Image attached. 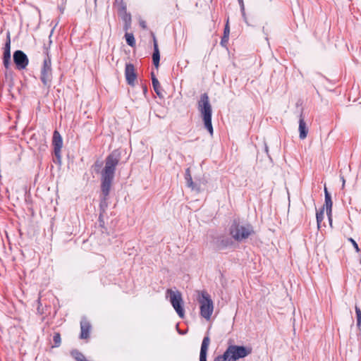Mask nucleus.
Masks as SVG:
<instances>
[{
	"label": "nucleus",
	"mask_w": 361,
	"mask_h": 361,
	"mask_svg": "<svg viewBox=\"0 0 361 361\" xmlns=\"http://www.w3.org/2000/svg\"><path fill=\"white\" fill-rule=\"evenodd\" d=\"M121 159V154L117 150L113 151L105 159V166L101 171V192L102 198L99 204L100 209L104 212L107 207V200L111 185L115 177L117 165Z\"/></svg>",
	"instance_id": "1"
},
{
	"label": "nucleus",
	"mask_w": 361,
	"mask_h": 361,
	"mask_svg": "<svg viewBox=\"0 0 361 361\" xmlns=\"http://www.w3.org/2000/svg\"><path fill=\"white\" fill-rule=\"evenodd\" d=\"M197 109L201 114L204 128L210 135H213L214 129L212 123V108L209 102V96L207 93L201 94L198 101Z\"/></svg>",
	"instance_id": "2"
},
{
	"label": "nucleus",
	"mask_w": 361,
	"mask_h": 361,
	"mask_svg": "<svg viewBox=\"0 0 361 361\" xmlns=\"http://www.w3.org/2000/svg\"><path fill=\"white\" fill-rule=\"evenodd\" d=\"M229 233L237 242H243L255 234L253 226L250 224H241L234 219L229 228Z\"/></svg>",
	"instance_id": "3"
},
{
	"label": "nucleus",
	"mask_w": 361,
	"mask_h": 361,
	"mask_svg": "<svg viewBox=\"0 0 361 361\" xmlns=\"http://www.w3.org/2000/svg\"><path fill=\"white\" fill-rule=\"evenodd\" d=\"M39 79L44 87L47 88L51 87L53 79V71L51 56H49L47 50L41 66Z\"/></svg>",
	"instance_id": "4"
},
{
	"label": "nucleus",
	"mask_w": 361,
	"mask_h": 361,
	"mask_svg": "<svg viewBox=\"0 0 361 361\" xmlns=\"http://www.w3.org/2000/svg\"><path fill=\"white\" fill-rule=\"evenodd\" d=\"M166 297L169 298V301L176 310V313L180 318H183L185 315L184 309L183 307V298L182 295L178 290H173L167 289L166 292Z\"/></svg>",
	"instance_id": "5"
},
{
	"label": "nucleus",
	"mask_w": 361,
	"mask_h": 361,
	"mask_svg": "<svg viewBox=\"0 0 361 361\" xmlns=\"http://www.w3.org/2000/svg\"><path fill=\"white\" fill-rule=\"evenodd\" d=\"M201 296L202 298L199 300L200 304V314L204 319H209L214 310L213 302L210 295L206 291H202Z\"/></svg>",
	"instance_id": "6"
},
{
	"label": "nucleus",
	"mask_w": 361,
	"mask_h": 361,
	"mask_svg": "<svg viewBox=\"0 0 361 361\" xmlns=\"http://www.w3.org/2000/svg\"><path fill=\"white\" fill-rule=\"evenodd\" d=\"M233 356H231L232 361H236L240 358H243L252 352L251 348H247L243 345H231L228 346Z\"/></svg>",
	"instance_id": "7"
},
{
	"label": "nucleus",
	"mask_w": 361,
	"mask_h": 361,
	"mask_svg": "<svg viewBox=\"0 0 361 361\" xmlns=\"http://www.w3.org/2000/svg\"><path fill=\"white\" fill-rule=\"evenodd\" d=\"M52 145L54 147V154L57 159V162L61 164V150L63 146V140L60 133L55 130L53 134L52 137Z\"/></svg>",
	"instance_id": "8"
},
{
	"label": "nucleus",
	"mask_w": 361,
	"mask_h": 361,
	"mask_svg": "<svg viewBox=\"0 0 361 361\" xmlns=\"http://www.w3.org/2000/svg\"><path fill=\"white\" fill-rule=\"evenodd\" d=\"M13 61L18 70L25 69L28 65V58L27 55L21 50H17L13 55Z\"/></svg>",
	"instance_id": "9"
},
{
	"label": "nucleus",
	"mask_w": 361,
	"mask_h": 361,
	"mask_svg": "<svg viewBox=\"0 0 361 361\" xmlns=\"http://www.w3.org/2000/svg\"><path fill=\"white\" fill-rule=\"evenodd\" d=\"M125 77L127 83L130 86L135 85V81L137 78L135 68L132 63H126L125 67Z\"/></svg>",
	"instance_id": "10"
},
{
	"label": "nucleus",
	"mask_w": 361,
	"mask_h": 361,
	"mask_svg": "<svg viewBox=\"0 0 361 361\" xmlns=\"http://www.w3.org/2000/svg\"><path fill=\"white\" fill-rule=\"evenodd\" d=\"M324 195H325V203L323 206L324 209L326 208V215L328 216L330 225L332 224L331 220V214H332V200L331 194L328 192L327 188H324Z\"/></svg>",
	"instance_id": "11"
},
{
	"label": "nucleus",
	"mask_w": 361,
	"mask_h": 361,
	"mask_svg": "<svg viewBox=\"0 0 361 361\" xmlns=\"http://www.w3.org/2000/svg\"><path fill=\"white\" fill-rule=\"evenodd\" d=\"M210 344V338L209 335H206L202 342L200 352V361H207V351Z\"/></svg>",
	"instance_id": "12"
},
{
	"label": "nucleus",
	"mask_w": 361,
	"mask_h": 361,
	"mask_svg": "<svg viewBox=\"0 0 361 361\" xmlns=\"http://www.w3.org/2000/svg\"><path fill=\"white\" fill-rule=\"evenodd\" d=\"M153 37V45H154V51L152 54V61L154 66L158 68L159 66V61H160V52L158 47V43L154 33H152Z\"/></svg>",
	"instance_id": "13"
},
{
	"label": "nucleus",
	"mask_w": 361,
	"mask_h": 361,
	"mask_svg": "<svg viewBox=\"0 0 361 361\" xmlns=\"http://www.w3.org/2000/svg\"><path fill=\"white\" fill-rule=\"evenodd\" d=\"M91 325L86 319H82L80 322V335L81 339H86L90 336V331Z\"/></svg>",
	"instance_id": "14"
},
{
	"label": "nucleus",
	"mask_w": 361,
	"mask_h": 361,
	"mask_svg": "<svg viewBox=\"0 0 361 361\" xmlns=\"http://www.w3.org/2000/svg\"><path fill=\"white\" fill-rule=\"evenodd\" d=\"M299 137L301 140H303L307 137L308 129L305 122L304 117L302 116V112H301V114H300L299 118Z\"/></svg>",
	"instance_id": "15"
},
{
	"label": "nucleus",
	"mask_w": 361,
	"mask_h": 361,
	"mask_svg": "<svg viewBox=\"0 0 361 361\" xmlns=\"http://www.w3.org/2000/svg\"><path fill=\"white\" fill-rule=\"evenodd\" d=\"M232 240L226 237H221L216 241V247L219 250H224L231 245H232Z\"/></svg>",
	"instance_id": "16"
},
{
	"label": "nucleus",
	"mask_w": 361,
	"mask_h": 361,
	"mask_svg": "<svg viewBox=\"0 0 361 361\" xmlns=\"http://www.w3.org/2000/svg\"><path fill=\"white\" fill-rule=\"evenodd\" d=\"M3 59H11V38L9 32L7 34V40L4 47Z\"/></svg>",
	"instance_id": "17"
},
{
	"label": "nucleus",
	"mask_w": 361,
	"mask_h": 361,
	"mask_svg": "<svg viewBox=\"0 0 361 361\" xmlns=\"http://www.w3.org/2000/svg\"><path fill=\"white\" fill-rule=\"evenodd\" d=\"M152 86H153L154 90L157 93V94L159 97H163V95L161 92V88L160 83L153 73H152Z\"/></svg>",
	"instance_id": "18"
},
{
	"label": "nucleus",
	"mask_w": 361,
	"mask_h": 361,
	"mask_svg": "<svg viewBox=\"0 0 361 361\" xmlns=\"http://www.w3.org/2000/svg\"><path fill=\"white\" fill-rule=\"evenodd\" d=\"M231 356H233V355L231 354L229 347H228L224 354L216 356L214 361H232Z\"/></svg>",
	"instance_id": "19"
},
{
	"label": "nucleus",
	"mask_w": 361,
	"mask_h": 361,
	"mask_svg": "<svg viewBox=\"0 0 361 361\" xmlns=\"http://www.w3.org/2000/svg\"><path fill=\"white\" fill-rule=\"evenodd\" d=\"M71 355L76 361H84L86 359L85 355L78 350H73Z\"/></svg>",
	"instance_id": "20"
},
{
	"label": "nucleus",
	"mask_w": 361,
	"mask_h": 361,
	"mask_svg": "<svg viewBox=\"0 0 361 361\" xmlns=\"http://www.w3.org/2000/svg\"><path fill=\"white\" fill-rule=\"evenodd\" d=\"M127 44L133 47L135 45V39L133 33L126 32L125 35Z\"/></svg>",
	"instance_id": "21"
},
{
	"label": "nucleus",
	"mask_w": 361,
	"mask_h": 361,
	"mask_svg": "<svg viewBox=\"0 0 361 361\" xmlns=\"http://www.w3.org/2000/svg\"><path fill=\"white\" fill-rule=\"evenodd\" d=\"M53 341L54 343V345L53 347H59L61 343V334L59 332L54 333V335L53 336Z\"/></svg>",
	"instance_id": "22"
},
{
	"label": "nucleus",
	"mask_w": 361,
	"mask_h": 361,
	"mask_svg": "<svg viewBox=\"0 0 361 361\" xmlns=\"http://www.w3.org/2000/svg\"><path fill=\"white\" fill-rule=\"evenodd\" d=\"M324 207H322L320 211L317 212L316 219H317V222L318 226H319L320 224L322 223V221L324 219Z\"/></svg>",
	"instance_id": "23"
},
{
	"label": "nucleus",
	"mask_w": 361,
	"mask_h": 361,
	"mask_svg": "<svg viewBox=\"0 0 361 361\" xmlns=\"http://www.w3.org/2000/svg\"><path fill=\"white\" fill-rule=\"evenodd\" d=\"M185 182H186L187 185L192 184V176H191V174H190V170L189 168H188L185 170Z\"/></svg>",
	"instance_id": "24"
},
{
	"label": "nucleus",
	"mask_w": 361,
	"mask_h": 361,
	"mask_svg": "<svg viewBox=\"0 0 361 361\" xmlns=\"http://www.w3.org/2000/svg\"><path fill=\"white\" fill-rule=\"evenodd\" d=\"M355 313L357 318V326L360 328L361 326V310L359 307L355 305Z\"/></svg>",
	"instance_id": "25"
},
{
	"label": "nucleus",
	"mask_w": 361,
	"mask_h": 361,
	"mask_svg": "<svg viewBox=\"0 0 361 361\" xmlns=\"http://www.w3.org/2000/svg\"><path fill=\"white\" fill-rule=\"evenodd\" d=\"M188 187L190 188L192 190L200 192L201 191V185L200 183L193 182L192 185H188Z\"/></svg>",
	"instance_id": "26"
},
{
	"label": "nucleus",
	"mask_w": 361,
	"mask_h": 361,
	"mask_svg": "<svg viewBox=\"0 0 361 361\" xmlns=\"http://www.w3.org/2000/svg\"><path fill=\"white\" fill-rule=\"evenodd\" d=\"M122 19L124 21V23H131V15H130V13H124L122 15Z\"/></svg>",
	"instance_id": "27"
},
{
	"label": "nucleus",
	"mask_w": 361,
	"mask_h": 361,
	"mask_svg": "<svg viewBox=\"0 0 361 361\" xmlns=\"http://www.w3.org/2000/svg\"><path fill=\"white\" fill-rule=\"evenodd\" d=\"M228 39H229L228 36L223 35V37H221V42H220L221 45L224 47H226V44L228 42Z\"/></svg>",
	"instance_id": "28"
},
{
	"label": "nucleus",
	"mask_w": 361,
	"mask_h": 361,
	"mask_svg": "<svg viewBox=\"0 0 361 361\" xmlns=\"http://www.w3.org/2000/svg\"><path fill=\"white\" fill-rule=\"evenodd\" d=\"M118 13L121 14V15H123L124 13H127L126 11V5L122 2L121 4V6L118 8Z\"/></svg>",
	"instance_id": "29"
},
{
	"label": "nucleus",
	"mask_w": 361,
	"mask_h": 361,
	"mask_svg": "<svg viewBox=\"0 0 361 361\" xmlns=\"http://www.w3.org/2000/svg\"><path fill=\"white\" fill-rule=\"evenodd\" d=\"M348 240L352 243V245L354 247V248L355 249L356 252H360V248L358 247L357 243L352 238H350L348 239Z\"/></svg>",
	"instance_id": "30"
},
{
	"label": "nucleus",
	"mask_w": 361,
	"mask_h": 361,
	"mask_svg": "<svg viewBox=\"0 0 361 361\" xmlns=\"http://www.w3.org/2000/svg\"><path fill=\"white\" fill-rule=\"evenodd\" d=\"M229 34H230V27L228 25V20L226 22V24L225 25V27H224V35H226V36L229 37Z\"/></svg>",
	"instance_id": "31"
},
{
	"label": "nucleus",
	"mask_w": 361,
	"mask_h": 361,
	"mask_svg": "<svg viewBox=\"0 0 361 361\" xmlns=\"http://www.w3.org/2000/svg\"><path fill=\"white\" fill-rule=\"evenodd\" d=\"M238 1L240 6V10L242 12V15H243V16H245V6H244L243 0H238Z\"/></svg>",
	"instance_id": "32"
},
{
	"label": "nucleus",
	"mask_w": 361,
	"mask_h": 361,
	"mask_svg": "<svg viewBox=\"0 0 361 361\" xmlns=\"http://www.w3.org/2000/svg\"><path fill=\"white\" fill-rule=\"evenodd\" d=\"M238 1L240 6V10L242 12V15H243V16H245V6H244L243 0H238Z\"/></svg>",
	"instance_id": "33"
},
{
	"label": "nucleus",
	"mask_w": 361,
	"mask_h": 361,
	"mask_svg": "<svg viewBox=\"0 0 361 361\" xmlns=\"http://www.w3.org/2000/svg\"><path fill=\"white\" fill-rule=\"evenodd\" d=\"M102 163L100 161H98L94 163V166L95 171L97 172L100 169V168L102 167Z\"/></svg>",
	"instance_id": "34"
},
{
	"label": "nucleus",
	"mask_w": 361,
	"mask_h": 361,
	"mask_svg": "<svg viewBox=\"0 0 361 361\" xmlns=\"http://www.w3.org/2000/svg\"><path fill=\"white\" fill-rule=\"evenodd\" d=\"M11 59H3V63L4 67L8 69L10 66Z\"/></svg>",
	"instance_id": "35"
},
{
	"label": "nucleus",
	"mask_w": 361,
	"mask_h": 361,
	"mask_svg": "<svg viewBox=\"0 0 361 361\" xmlns=\"http://www.w3.org/2000/svg\"><path fill=\"white\" fill-rule=\"evenodd\" d=\"M140 25L143 29H146L147 28L146 22L145 20H140Z\"/></svg>",
	"instance_id": "36"
},
{
	"label": "nucleus",
	"mask_w": 361,
	"mask_h": 361,
	"mask_svg": "<svg viewBox=\"0 0 361 361\" xmlns=\"http://www.w3.org/2000/svg\"><path fill=\"white\" fill-rule=\"evenodd\" d=\"M130 25L131 23H125V25H124V30L126 31H127L130 27Z\"/></svg>",
	"instance_id": "37"
},
{
	"label": "nucleus",
	"mask_w": 361,
	"mask_h": 361,
	"mask_svg": "<svg viewBox=\"0 0 361 361\" xmlns=\"http://www.w3.org/2000/svg\"><path fill=\"white\" fill-rule=\"evenodd\" d=\"M142 89H143V93H144L145 94H147V86H143V87H142Z\"/></svg>",
	"instance_id": "38"
},
{
	"label": "nucleus",
	"mask_w": 361,
	"mask_h": 361,
	"mask_svg": "<svg viewBox=\"0 0 361 361\" xmlns=\"http://www.w3.org/2000/svg\"><path fill=\"white\" fill-rule=\"evenodd\" d=\"M99 221L101 225H102V224H104V221L102 219V214H100V215H99Z\"/></svg>",
	"instance_id": "39"
},
{
	"label": "nucleus",
	"mask_w": 361,
	"mask_h": 361,
	"mask_svg": "<svg viewBox=\"0 0 361 361\" xmlns=\"http://www.w3.org/2000/svg\"><path fill=\"white\" fill-rule=\"evenodd\" d=\"M341 182H343V186L345 184V179H344V177L343 176H341Z\"/></svg>",
	"instance_id": "40"
},
{
	"label": "nucleus",
	"mask_w": 361,
	"mask_h": 361,
	"mask_svg": "<svg viewBox=\"0 0 361 361\" xmlns=\"http://www.w3.org/2000/svg\"><path fill=\"white\" fill-rule=\"evenodd\" d=\"M265 151L267 153H268V147L267 145H265Z\"/></svg>",
	"instance_id": "41"
},
{
	"label": "nucleus",
	"mask_w": 361,
	"mask_h": 361,
	"mask_svg": "<svg viewBox=\"0 0 361 361\" xmlns=\"http://www.w3.org/2000/svg\"><path fill=\"white\" fill-rule=\"evenodd\" d=\"M84 361H87L86 359Z\"/></svg>",
	"instance_id": "42"
},
{
	"label": "nucleus",
	"mask_w": 361,
	"mask_h": 361,
	"mask_svg": "<svg viewBox=\"0 0 361 361\" xmlns=\"http://www.w3.org/2000/svg\"><path fill=\"white\" fill-rule=\"evenodd\" d=\"M84 361H87L86 359Z\"/></svg>",
	"instance_id": "43"
}]
</instances>
